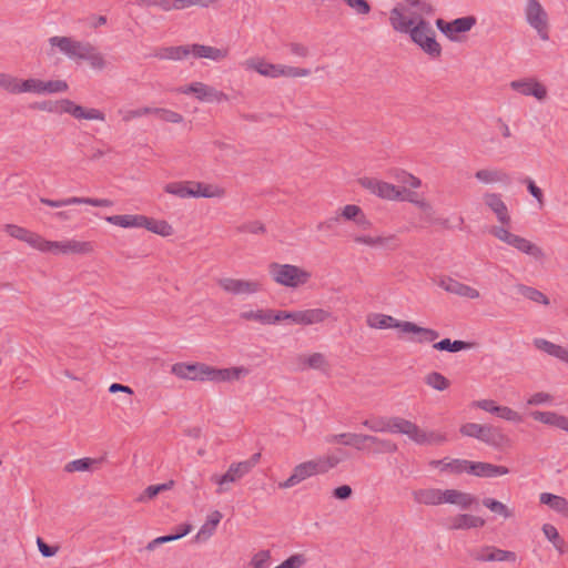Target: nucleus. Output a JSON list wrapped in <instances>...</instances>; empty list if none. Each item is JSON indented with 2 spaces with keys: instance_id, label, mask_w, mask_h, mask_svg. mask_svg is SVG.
<instances>
[{
  "instance_id": "1",
  "label": "nucleus",
  "mask_w": 568,
  "mask_h": 568,
  "mask_svg": "<svg viewBox=\"0 0 568 568\" xmlns=\"http://www.w3.org/2000/svg\"><path fill=\"white\" fill-rule=\"evenodd\" d=\"M409 37L432 59H438L442 55V45L436 41V32L429 21L423 17H418Z\"/></svg>"
},
{
  "instance_id": "2",
  "label": "nucleus",
  "mask_w": 568,
  "mask_h": 568,
  "mask_svg": "<svg viewBox=\"0 0 568 568\" xmlns=\"http://www.w3.org/2000/svg\"><path fill=\"white\" fill-rule=\"evenodd\" d=\"M268 268L272 278L287 287H297L311 278L310 272L292 264L271 263Z\"/></svg>"
},
{
  "instance_id": "3",
  "label": "nucleus",
  "mask_w": 568,
  "mask_h": 568,
  "mask_svg": "<svg viewBox=\"0 0 568 568\" xmlns=\"http://www.w3.org/2000/svg\"><path fill=\"white\" fill-rule=\"evenodd\" d=\"M48 41L52 48H58L69 59L85 60L94 47L90 42L78 41L71 37L54 36Z\"/></svg>"
},
{
  "instance_id": "4",
  "label": "nucleus",
  "mask_w": 568,
  "mask_h": 568,
  "mask_svg": "<svg viewBox=\"0 0 568 568\" xmlns=\"http://www.w3.org/2000/svg\"><path fill=\"white\" fill-rule=\"evenodd\" d=\"M527 23L537 31L544 41L549 40L548 14L538 0H528L525 8Z\"/></svg>"
},
{
  "instance_id": "5",
  "label": "nucleus",
  "mask_w": 568,
  "mask_h": 568,
  "mask_svg": "<svg viewBox=\"0 0 568 568\" xmlns=\"http://www.w3.org/2000/svg\"><path fill=\"white\" fill-rule=\"evenodd\" d=\"M459 432L463 436L473 437L493 446L499 445L504 439L499 429L490 425L467 423L462 425Z\"/></svg>"
},
{
  "instance_id": "6",
  "label": "nucleus",
  "mask_w": 568,
  "mask_h": 568,
  "mask_svg": "<svg viewBox=\"0 0 568 568\" xmlns=\"http://www.w3.org/2000/svg\"><path fill=\"white\" fill-rule=\"evenodd\" d=\"M468 556L478 562L491 561H511L515 562L517 556L514 551L504 550L495 546H479L467 549Z\"/></svg>"
},
{
  "instance_id": "7",
  "label": "nucleus",
  "mask_w": 568,
  "mask_h": 568,
  "mask_svg": "<svg viewBox=\"0 0 568 568\" xmlns=\"http://www.w3.org/2000/svg\"><path fill=\"white\" fill-rule=\"evenodd\" d=\"M408 419L402 417H377L363 420L362 425L375 433L405 434Z\"/></svg>"
},
{
  "instance_id": "8",
  "label": "nucleus",
  "mask_w": 568,
  "mask_h": 568,
  "mask_svg": "<svg viewBox=\"0 0 568 568\" xmlns=\"http://www.w3.org/2000/svg\"><path fill=\"white\" fill-rule=\"evenodd\" d=\"M219 286L233 295H253L262 290L258 281L223 277L217 281Z\"/></svg>"
},
{
  "instance_id": "9",
  "label": "nucleus",
  "mask_w": 568,
  "mask_h": 568,
  "mask_svg": "<svg viewBox=\"0 0 568 568\" xmlns=\"http://www.w3.org/2000/svg\"><path fill=\"white\" fill-rule=\"evenodd\" d=\"M420 14H408V9L402 4L394 7L389 12V23L392 28L399 32L412 34V29L416 24Z\"/></svg>"
},
{
  "instance_id": "10",
  "label": "nucleus",
  "mask_w": 568,
  "mask_h": 568,
  "mask_svg": "<svg viewBox=\"0 0 568 568\" xmlns=\"http://www.w3.org/2000/svg\"><path fill=\"white\" fill-rule=\"evenodd\" d=\"M417 445H439L447 440L445 434L435 430H424L415 423L408 420L405 434Z\"/></svg>"
},
{
  "instance_id": "11",
  "label": "nucleus",
  "mask_w": 568,
  "mask_h": 568,
  "mask_svg": "<svg viewBox=\"0 0 568 568\" xmlns=\"http://www.w3.org/2000/svg\"><path fill=\"white\" fill-rule=\"evenodd\" d=\"M179 91L183 94H195L200 101L204 102H221L227 100V95L225 93L202 82H192L186 87L180 88Z\"/></svg>"
},
{
  "instance_id": "12",
  "label": "nucleus",
  "mask_w": 568,
  "mask_h": 568,
  "mask_svg": "<svg viewBox=\"0 0 568 568\" xmlns=\"http://www.w3.org/2000/svg\"><path fill=\"white\" fill-rule=\"evenodd\" d=\"M317 474L321 473L315 459L301 463L294 467L292 475L285 481L278 484V487L284 489L294 487L301 481Z\"/></svg>"
},
{
  "instance_id": "13",
  "label": "nucleus",
  "mask_w": 568,
  "mask_h": 568,
  "mask_svg": "<svg viewBox=\"0 0 568 568\" xmlns=\"http://www.w3.org/2000/svg\"><path fill=\"white\" fill-rule=\"evenodd\" d=\"M484 204L496 215L497 221L504 227L509 225L511 217L507 205L499 193L486 192L483 194Z\"/></svg>"
},
{
  "instance_id": "14",
  "label": "nucleus",
  "mask_w": 568,
  "mask_h": 568,
  "mask_svg": "<svg viewBox=\"0 0 568 568\" xmlns=\"http://www.w3.org/2000/svg\"><path fill=\"white\" fill-rule=\"evenodd\" d=\"M247 475L239 463L230 465L229 469L223 475H213L211 480L219 487L216 494L221 495L231 490L230 484L236 483Z\"/></svg>"
},
{
  "instance_id": "15",
  "label": "nucleus",
  "mask_w": 568,
  "mask_h": 568,
  "mask_svg": "<svg viewBox=\"0 0 568 568\" xmlns=\"http://www.w3.org/2000/svg\"><path fill=\"white\" fill-rule=\"evenodd\" d=\"M207 365L203 363H176L172 365L171 373L181 379L205 381Z\"/></svg>"
},
{
  "instance_id": "16",
  "label": "nucleus",
  "mask_w": 568,
  "mask_h": 568,
  "mask_svg": "<svg viewBox=\"0 0 568 568\" xmlns=\"http://www.w3.org/2000/svg\"><path fill=\"white\" fill-rule=\"evenodd\" d=\"M363 445L364 449L361 452L364 453H372L375 455L379 454H393L396 453L398 449V446L396 443H394L390 439L379 438L374 435H367L363 434Z\"/></svg>"
},
{
  "instance_id": "17",
  "label": "nucleus",
  "mask_w": 568,
  "mask_h": 568,
  "mask_svg": "<svg viewBox=\"0 0 568 568\" xmlns=\"http://www.w3.org/2000/svg\"><path fill=\"white\" fill-rule=\"evenodd\" d=\"M475 178L478 182L490 185L501 184L508 186L511 184V176L505 170L499 168H485L475 172Z\"/></svg>"
},
{
  "instance_id": "18",
  "label": "nucleus",
  "mask_w": 568,
  "mask_h": 568,
  "mask_svg": "<svg viewBox=\"0 0 568 568\" xmlns=\"http://www.w3.org/2000/svg\"><path fill=\"white\" fill-rule=\"evenodd\" d=\"M40 202L51 207H63L72 204H89L97 207H109L112 205V201L108 199H92V197H68L64 200H50L41 197Z\"/></svg>"
},
{
  "instance_id": "19",
  "label": "nucleus",
  "mask_w": 568,
  "mask_h": 568,
  "mask_svg": "<svg viewBox=\"0 0 568 568\" xmlns=\"http://www.w3.org/2000/svg\"><path fill=\"white\" fill-rule=\"evenodd\" d=\"M474 406L486 410L491 414H496L498 417L509 420V422H521V416L514 409L507 407V406H498L495 404L491 399H481L474 402Z\"/></svg>"
},
{
  "instance_id": "20",
  "label": "nucleus",
  "mask_w": 568,
  "mask_h": 568,
  "mask_svg": "<svg viewBox=\"0 0 568 568\" xmlns=\"http://www.w3.org/2000/svg\"><path fill=\"white\" fill-rule=\"evenodd\" d=\"M510 88L524 95H532L537 100H544L547 95L546 88L532 79L511 81Z\"/></svg>"
},
{
  "instance_id": "21",
  "label": "nucleus",
  "mask_w": 568,
  "mask_h": 568,
  "mask_svg": "<svg viewBox=\"0 0 568 568\" xmlns=\"http://www.w3.org/2000/svg\"><path fill=\"white\" fill-rule=\"evenodd\" d=\"M248 371L245 367L214 368L207 365L205 381L226 382L239 379L242 375H246Z\"/></svg>"
},
{
  "instance_id": "22",
  "label": "nucleus",
  "mask_w": 568,
  "mask_h": 568,
  "mask_svg": "<svg viewBox=\"0 0 568 568\" xmlns=\"http://www.w3.org/2000/svg\"><path fill=\"white\" fill-rule=\"evenodd\" d=\"M438 285L448 293H452V294H455L458 296H463V297H467L470 300H476L480 295L476 288H474L469 285H466L464 283H460L450 277L442 278L438 282Z\"/></svg>"
},
{
  "instance_id": "23",
  "label": "nucleus",
  "mask_w": 568,
  "mask_h": 568,
  "mask_svg": "<svg viewBox=\"0 0 568 568\" xmlns=\"http://www.w3.org/2000/svg\"><path fill=\"white\" fill-rule=\"evenodd\" d=\"M509 469L506 466L494 465L483 462H473L469 467V474L477 477L493 478L507 475Z\"/></svg>"
},
{
  "instance_id": "24",
  "label": "nucleus",
  "mask_w": 568,
  "mask_h": 568,
  "mask_svg": "<svg viewBox=\"0 0 568 568\" xmlns=\"http://www.w3.org/2000/svg\"><path fill=\"white\" fill-rule=\"evenodd\" d=\"M490 234L494 235L499 241L513 246L520 253L524 251V247L528 242L527 239L516 235L503 226H493L490 230Z\"/></svg>"
},
{
  "instance_id": "25",
  "label": "nucleus",
  "mask_w": 568,
  "mask_h": 568,
  "mask_svg": "<svg viewBox=\"0 0 568 568\" xmlns=\"http://www.w3.org/2000/svg\"><path fill=\"white\" fill-rule=\"evenodd\" d=\"M53 251H58L63 254L75 253V254H88L93 251V246L90 242H81L77 240H68L61 242H52Z\"/></svg>"
},
{
  "instance_id": "26",
  "label": "nucleus",
  "mask_w": 568,
  "mask_h": 568,
  "mask_svg": "<svg viewBox=\"0 0 568 568\" xmlns=\"http://www.w3.org/2000/svg\"><path fill=\"white\" fill-rule=\"evenodd\" d=\"M534 345L537 349L547 353L548 355L558 358L559 361L568 364V348L557 345L545 338H535Z\"/></svg>"
},
{
  "instance_id": "27",
  "label": "nucleus",
  "mask_w": 568,
  "mask_h": 568,
  "mask_svg": "<svg viewBox=\"0 0 568 568\" xmlns=\"http://www.w3.org/2000/svg\"><path fill=\"white\" fill-rule=\"evenodd\" d=\"M240 318L244 321H254L263 325H272L280 322V317L276 316V311L273 310H256V311H243L240 313Z\"/></svg>"
},
{
  "instance_id": "28",
  "label": "nucleus",
  "mask_w": 568,
  "mask_h": 568,
  "mask_svg": "<svg viewBox=\"0 0 568 568\" xmlns=\"http://www.w3.org/2000/svg\"><path fill=\"white\" fill-rule=\"evenodd\" d=\"M325 442L328 444H342L344 446H349L358 452L365 448L363 445V434L357 433H342L328 435L325 438Z\"/></svg>"
},
{
  "instance_id": "29",
  "label": "nucleus",
  "mask_w": 568,
  "mask_h": 568,
  "mask_svg": "<svg viewBox=\"0 0 568 568\" xmlns=\"http://www.w3.org/2000/svg\"><path fill=\"white\" fill-rule=\"evenodd\" d=\"M475 501V497L470 494L463 493L456 489L442 490V504H453L467 509Z\"/></svg>"
},
{
  "instance_id": "30",
  "label": "nucleus",
  "mask_w": 568,
  "mask_h": 568,
  "mask_svg": "<svg viewBox=\"0 0 568 568\" xmlns=\"http://www.w3.org/2000/svg\"><path fill=\"white\" fill-rule=\"evenodd\" d=\"M531 417L546 425H551L562 430L568 432V418L562 415H558L555 412H540L535 410L531 413Z\"/></svg>"
},
{
  "instance_id": "31",
  "label": "nucleus",
  "mask_w": 568,
  "mask_h": 568,
  "mask_svg": "<svg viewBox=\"0 0 568 568\" xmlns=\"http://www.w3.org/2000/svg\"><path fill=\"white\" fill-rule=\"evenodd\" d=\"M414 500L426 506L442 505V489L424 488L413 491Z\"/></svg>"
},
{
  "instance_id": "32",
  "label": "nucleus",
  "mask_w": 568,
  "mask_h": 568,
  "mask_svg": "<svg viewBox=\"0 0 568 568\" xmlns=\"http://www.w3.org/2000/svg\"><path fill=\"white\" fill-rule=\"evenodd\" d=\"M191 53V45L164 47L154 52V57L162 60H183Z\"/></svg>"
},
{
  "instance_id": "33",
  "label": "nucleus",
  "mask_w": 568,
  "mask_h": 568,
  "mask_svg": "<svg viewBox=\"0 0 568 568\" xmlns=\"http://www.w3.org/2000/svg\"><path fill=\"white\" fill-rule=\"evenodd\" d=\"M105 220L110 224H113V225H116V226H120V227H124V229H129V227L141 229L142 224H143V221H144V215H141V214L111 215V216H108Z\"/></svg>"
},
{
  "instance_id": "34",
  "label": "nucleus",
  "mask_w": 568,
  "mask_h": 568,
  "mask_svg": "<svg viewBox=\"0 0 568 568\" xmlns=\"http://www.w3.org/2000/svg\"><path fill=\"white\" fill-rule=\"evenodd\" d=\"M400 201H407V202L415 204L417 207H419L424 212L426 222L433 221L434 209H433L432 204L429 202L425 201L424 199H419L418 194L416 192L403 189V194H402Z\"/></svg>"
},
{
  "instance_id": "35",
  "label": "nucleus",
  "mask_w": 568,
  "mask_h": 568,
  "mask_svg": "<svg viewBox=\"0 0 568 568\" xmlns=\"http://www.w3.org/2000/svg\"><path fill=\"white\" fill-rule=\"evenodd\" d=\"M539 500L541 504L549 506L552 510L568 518V500L565 497L542 493Z\"/></svg>"
},
{
  "instance_id": "36",
  "label": "nucleus",
  "mask_w": 568,
  "mask_h": 568,
  "mask_svg": "<svg viewBox=\"0 0 568 568\" xmlns=\"http://www.w3.org/2000/svg\"><path fill=\"white\" fill-rule=\"evenodd\" d=\"M191 53H193V55L196 58H205L214 61H220L227 55L226 50L203 44H192Z\"/></svg>"
},
{
  "instance_id": "37",
  "label": "nucleus",
  "mask_w": 568,
  "mask_h": 568,
  "mask_svg": "<svg viewBox=\"0 0 568 568\" xmlns=\"http://www.w3.org/2000/svg\"><path fill=\"white\" fill-rule=\"evenodd\" d=\"M485 525V520L478 516L460 514L452 519V529L479 528Z\"/></svg>"
},
{
  "instance_id": "38",
  "label": "nucleus",
  "mask_w": 568,
  "mask_h": 568,
  "mask_svg": "<svg viewBox=\"0 0 568 568\" xmlns=\"http://www.w3.org/2000/svg\"><path fill=\"white\" fill-rule=\"evenodd\" d=\"M142 227L161 236H170L173 234V227L166 221L155 220L145 215Z\"/></svg>"
},
{
  "instance_id": "39",
  "label": "nucleus",
  "mask_w": 568,
  "mask_h": 568,
  "mask_svg": "<svg viewBox=\"0 0 568 568\" xmlns=\"http://www.w3.org/2000/svg\"><path fill=\"white\" fill-rule=\"evenodd\" d=\"M396 237L389 236H371V235H356L354 242L357 244H364L371 247H387L394 244Z\"/></svg>"
},
{
  "instance_id": "40",
  "label": "nucleus",
  "mask_w": 568,
  "mask_h": 568,
  "mask_svg": "<svg viewBox=\"0 0 568 568\" xmlns=\"http://www.w3.org/2000/svg\"><path fill=\"white\" fill-rule=\"evenodd\" d=\"M408 333L417 335L414 342L419 344L433 343L439 337V333L437 331L427 327H422L413 322H410Z\"/></svg>"
},
{
  "instance_id": "41",
  "label": "nucleus",
  "mask_w": 568,
  "mask_h": 568,
  "mask_svg": "<svg viewBox=\"0 0 568 568\" xmlns=\"http://www.w3.org/2000/svg\"><path fill=\"white\" fill-rule=\"evenodd\" d=\"M193 182H172L168 183L164 187L166 193L176 195L181 199L196 196L194 193Z\"/></svg>"
},
{
  "instance_id": "42",
  "label": "nucleus",
  "mask_w": 568,
  "mask_h": 568,
  "mask_svg": "<svg viewBox=\"0 0 568 568\" xmlns=\"http://www.w3.org/2000/svg\"><path fill=\"white\" fill-rule=\"evenodd\" d=\"M517 292L529 301L538 304L549 305V298L539 290L524 284L517 285Z\"/></svg>"
},
{
  "instance_id": "43",
  "label": "nucleus",
  "mask_w": 568,
  "mask_h": 568,
  "mask_svg": "<svg viewBox=\"0 0 568 568\" xmlns=\"http://www.w3.org/2000/svg\"><path fill=\"white\" fill-rule=\"evenodd\" d=\"M473 346L471 343L464 341H450L449 338H444L437 343H434L433 347L437 351H445L450 353L460 352L464 349H469Z\"/></svg>"
},
{
  "instance_id": "44",
  "label": "nucleus",
  "mask_w": 568,
  "mask_h": 568,
  "mask_svg": "<svg viewBox=\"0 0 568 568\" xmlns=\"http://www.w3.org/2000/svg\"><path fill=\"white\" fill-rule=\"evenodd\" d=\"M298 361L303 364L302 369H326L328 366L326 357L322 353H313L310 356H301Z\"/></svg>"
},
{
  "instance_id": "45",
  "label": "nucleus",
  "mask_w": 568,
  "mask_h": 568,
  "mask_svg": "<svg viewBox=\"0 0 568 568\" xmlns=\"http://www.w3.org/2000/svg\"><path fill=\"white\" fill-rule=\"evenodd\" d=\"M173 485H174L173 480H169L168 483H163V484H159V485H150L136 498V501L145 503V501H148L150 499H153L160 493L171 489L173 487Z\"/></svg>"
},
{
  "instance_id": "46",
  "label": "nucleus",
  "mask_w": 568,
  "mask_h": 568,
  "mask_svg": "<svg viewBox=\"0 0 568 568\" xmlns=\"http://www.w3.org/2000/svg\"><path fill=\"white\" fill-rule=\"evenodd\" d=\"M424 382L427 386L435 390L443 392L450 386V381L438 372H430L424 377Z\"/></svg>"
},
{
  "instance_id": "47",
  "label": "nucleus",
  "mask_w": 568,
  "mask_h": 568,
  "mask_svg": "<svg viewBox=\"0 0 568 568\" xmlns=\"http://www.w3.org/2000/svg\"><path fill=\"white\" fill-rule=\"evenodd\" d=\"M329 312L323 308L303 310L304 325L323 323L329 317Z\"/></svg>"
},
{
  "instance_id": "48",
  "label": "nucleus",
  "mask_w": 568,
  "mask_h": 568,
  "mask_svg": "<svg viewBox=\"0 0 568 568\" xmlns=\"http://www.w3.org/2000/svg\"><path fill=\"white\" fill-rule=\"evenodd\" d=\"M252 69L258 72L261 75L270 78H278V71L281 64L267 63L262 60L251 61L248 64Z\"/></svg>"
},
{
  "instance_id": "49",
  "label": "nucleus",
  "mask_w": 568,
  "mask_h": 568,
  "mask_svg": "<svg viewBox=\"0 0 568 568\" xmlns=\"http://www.w3.org/2000/svg\"><path fill=\"white\" fill-rule=\"evenodd\" d=\"M403 189H398L395 185L381 181L377 189V196L385 200H400Z\"/></svg>"
},
{
  "instance_id": "50",
  "label": "nucleus",
  "mask_w": 568,
  "mask_h": 568,
  "mask_svg": "<svg viewBox=\"0 0 568 568\" xmlns=\"http://www.w3.org/2000/svg\"><path fill=\"white\" fill-rule=\"evenodd\" d=\"M477 22L476 17L466 16L462 18H457L452 21V27L454 31V36L457 37L458 33L468 32Z\"/></svg>"
},
{
  "instance_id": "51",
  "label": "nucleus",
  "mask_w": 568,
  "mask_h": 568,
  "mask_svg": "<svg viewBox=\"0 0 568 568\" xmlns=\"http://www.w3.org/2000/svg\"><path fill=\"white\" fill-rule=\"evenodd\" d=\"M30 246L41 251V252H51L53 251L52 241H47L40 235L29 232L27 240H24Z\"/></svg>"
},
{
  "instance_id": "52",
  "label": "nucleus",
  "mask_w": 568,
  "mask_h": 568,
  "mask_svg": "<svg viewBox=\"0 0 568 568\" xmlns=\"http://www.w3.org/2000/svg\"><path fill=\"white\" fill-rule=\"evenodd\" d=\"M483 505L487 507L490 511L496 513L503 516L504 518H510L513 516V513L508 509L506 505L494 498H484Z\"/></svg>"
},
{
  "instance_id": "53",
  "label": "nucleus",
  "mask_w": 568,
  "mask_h": 568,
  "mask_svg": "<svg viewBox=\"0 0 568 568\" xmlns=\"http://www.w3.org/2000/svg\"><path fill=\"white\" fill-rule=\"evenodd\" d=\"M473 464L470 460L466 459H452L444 464L443 471H452L454 474H462V473H468L469 474V467Z\"/></svg>"
},
{
  "instance_id": "54",
  "label": "nucleus",
  "mask_w": 568,
  "mask_h": 568,
  "mask_svg": "<svg viewBox=\"0 0 568 568\" xmlns=\"http://www.w3.org/2000/svg\"><path fill=\"white\" fill-rule=\"evenodd\" d=\"M75 111H77L75 119H78V120H97V121L105 120L104 113L99 109H94V108L85 109V108L79 105V110H75Z\"/></svg>"
},
{
  "instance_id": "55",
  "label": "nucleus",
  "mask_w": 568,
  "mask_h": 568,
  "mask_svg": "<svg viewBox=\"0 0 568 568\" xmlns=\"http://www.w3.org/2000/svg\"><path fill=\"white\" fill-rule=\"evenodd\" d=\"M0 88L10 93H19L20 82L16 77L0 72Z\"/></svg>"
},
{
  "instance_id": "56",
  "label": "nucleus",
  "mask_w": 568,
  "mask_h": 568,
  "mask_svg": "<svg viewBox=\"0 0 568 568\" xmlns=\"http://www.w3.org/2000/svg\"><path fill=\"white\" fill-rule=\"evenodd\" d=\"M217 0H174L175 10H184L191 7L209 8Z\"/></svg>"
},
{
  "instance_id": "57",
  "label": "nucleus",
  "mask_w": 568,
  "mask_h": 568,
  "mask_svg": "<svg viewBox=\"0 0 568 568\" xmlns=\"http://www.w3.org/2000/svg\"><path fill=\"white\" fill-rule=\"evenodd\" d=\"M311 74L310 69L296 68L290 65H280L278 77L286 78H298V77H307Z\"/></svg>"
},
{
  "instance_id": "58",
  "label": "nucleus",
  "mask_w": 568,
  "mask_h": 568,
  "mask_svg": "<svg viewBox=\"0 0 568 568\" xmlns=\"http://www.w3.org/2000/svg\"><path fill=\"white\" fill-rule=\"evenodd\" d=\"M154 114L169 123H181L183 121V116L180 113L164 108H155Z\"/></svg>"
},
{
  "instance_id": "59",
  "label": "nucleus",
  "mask_w": 568,
  "mask_h": 568,
  "mask_svg": "<svg viewBox=\"0 0 568 568\" xmlns=\"http://www.w3.org/2000/svg\"><path fill=\"white\" fill-rule=\"evenodd\" d=\"M68 88V83L63 80L42 81V93L65 92Z\"/></svg>"
},
{
  "instance_id": "60",
  "label": "nucleus",
  "mask_w": 568,
  "mask_h": 568,
  "mask_svg": "<svg viewBox=\"0 0 568 568\" xmlns=\"http://www.w3.org/2000/svg\"><path fill=\"white\" fill-rule=\"evenodd\" d=\"M318 470L321 474L327 473L329 469L336 467L341 463V458L335 455H329L327 457H320L315 459Z\"/></svg>"
},
{
  "instance_id": "61",
  "label": "nucleus",
  "mask_w": 568,
  "mask_h": 568,
  "mask_svg": "<svg viewBox=\"0 0 568 568\" xmlns=\"http://www.w3.org/2000/svg\"><path fill=\"white\" fill-rule=\"evenodd\" d=\"M94 463L93 459L84 457L80 459L72 460L65 465V471H84L90 469L91 465Z\"/></svg>"
},
{
  "instance_id": "62",
  "label": "nucleus",
  "mask_w": 568,
  "mask_h": 568,
  "mask_svg": "<svg viewBox=\"0 0 568 568\" xmlns=\"http://www.w3.org/2000/svg\"><path fill=\"white\" fill-rule=\"evenodd\" d=\"M530 257H532L537 262H542L546 257L544 250L537 244L532 243L528 240L524 251L521 252Z\"/></svg>"
},
{
  "instance_id": "63",
  "label": "nucleus",
  "mask_w": 568,
  "mask_h": 568,
  "mask_svg": "<svg viewBox=\"0 0 568 568\" xmlns=\"http://www.w3.org/2000/svg\"><path fill=\"white\" fill-rule=\"evenodd\" d=\"M85 61L95 70H103L106 65L104 57L93 47Z\"/></svg>"
},
{
  "instance_id": "64",
  "label": "nucleus",
  "mask_w": 568,
  "mask_h": 568,
  "mask_svg": "<svg viewBox=\"0 0 568 568\" xmlns=\"http://www.w3.org/2000/svg\"><path fill=\"white\" fill-rule=\"evenodd\" d=\"M271 552L268 550H261L251 559L252 568H267Z\"/></svg>"
}]
</instances>
